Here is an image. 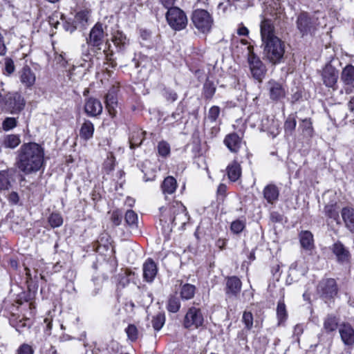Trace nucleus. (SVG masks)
I'll return each mask as SVG.
<instances>
[{"label":"nucleus","mask_w":354,"mask_h":354,"mask_svg":"<svg viewBox=\"0 0 354 354\" xmlns=\"http://www.w3.org/2000/svg\"><path fill=\"white\" fill-rule=\"evenodd\" d=\"M44 163V149L36 142L24 143L17 152L16 166L25 175L37 173Z\"/></svg>","instance_id":"nucleus-1"},{"label":"nucleus","mask_w":354,"mask_h":354,"mask_svg":"<svg viewBox=\"0 0 354 354\" xmlns=\"http://www.w3.org/2000/svg\"><path fill=\"white\" fill-rule=\"evenodd\" d=\"M260 28L264 56L272 64L279 63L285 51L283 43L274 35V28L270 20L264 19Z\"/></svg>","instance_id":"nucleus-2"},{"label":"nucleus","mask_w":354,"mask_h":354,"mask_svg":"<svg viewBox=\"0 0 354 354\" xmlns=\"http://www.w3.org/2000/svg\"><path fill=\"white\" fill-rule=\"evenodd\" d=\"M295 25L301 37H314L326 26V19L319 11H302L297 15Z\"/></svg>","instance_id":"nucleus-3"},{"label":"nucleus","mask_w":354,"mask_h":354,"mask_svg":"<svg viewBox=\"0 0 354 354\" xmlns=\"http://www.w3.org/2000/svg\"><path fill=\"white\" fill-rule=\"evenodd\" d=\"M106 26L102 23H97L91 28L89 37L87 39V44L88 46L95 48L96 50H100L102 46L105 43V48L103 50V53L105 55L106 59L107 60V64L109 66L113 68L116 66V63L114 61L113 56V52L110 49L111 45L108 43L106 39L107 33L105 32Z\"/></svg>","instance_id":"nucleus-4"},{"label":"nucleus","mask_w":354,"mask_h":354,"mask_svg":"<svg viewBox=\"0 0 354 354\" xmlns=\"http://www.w3.org/2000/svg\"><path fill=\"white\" fill-rule=\"evenodd\" d=\"M160 221L165 224L185 225L188 221L186 207L178 201H174L168 207H160Z\"/></svg>","instance_id":"nucleus-5"},{"label":"nucleus","mask_w":354,"mask_h":354,"mask_svg":"<svg viewBox=\"0 0 354 354\" xmlns=\"http://www.w3.org/2000/svg\"><path fill=\"white\" fill-rule=\"evenodd\" d=\"M248 62L250 74L254 79L261 82L267 71L266 67L261 59L254 53L252 46H248Z\"/></svg>","instance_id":"nucleus-6"},{"label":"nucleus","mask_w":354,"mask_h":354,"mask_svg":"<svg viewBox=\"0 0 354 354\" xmlns=\"http://www.w3.org/2000/svg\"><path fill=\"white\" fill-rule=\"evenodd\" d=\"M169 26L176 31L185 29L187 25V17L185 12L179 8H171L165 14Z\"/></svg>","instance_id":"nucleus-7"},{"label":"nucleus","mask_w":354,"mask_h":354,"mask_svg":"<svg viewBox=\"0 0 354 354\" xmlns=\"http://www.w3.org/2000/svg\"><path fill=\"white\" fill-rule=\"evenodd\" d=\"M192 20L196 28L203 33L209 32L213 24L212 16L203 9L195 10L192 13Z\"/></svg>","instance_id":"nucleus-8"},{"label":"nucleus","mask_w":354,"mask_h":354,"mask_svg":"<svg viewBox=\"0 0 354 354\" xmlns=\"http://www.w3.org/2000/svg\"><path fill=\"white\" fill-rule=\"evenodd\" d=\"M6 102L5 112L13 115L20 113L26 105L24 97L17 92L7 93Z\"/></svg>","instance_id":"nucleus-9"},{"label":"nucleus","mask_w":354,"mask_h":354,"mask_svg":"<svg viewBox=\"0 0 354 354\" xmlns=\"http://www.w3.org/2000/svg\"><path fill=\"white\" fill-rule=\"evenodd\" d=\"M204 322L201 310L192 306L186 313L183 319V326L187 329H197L202 326Z\"/></svg>","instance_id":"nucleus-10"},{"label":"nucleus","mask_w":354,"mask_h":354,"mask_svg":"<svg viewBox=\"0 0 354 354\" xmlns=\"http://www.w3.org/2000/svg\"><path fill=\"white\" fill-rule=\"evenodd\" d=\"M317 292L324 299L333 298L337 295L338 288L334 279H323L317 286Z\"/></svg>","instance_id":"nucleus-11"},{"label":"nucleus","mask_w":354,"mask_h":354,"mask_svg":"<svg viewBox=\"0 0 354 354\" xmlns=\"http://www.w3.org/2000/svg\"><path fill=\"white\" fill-rule=\"evenodd\" d=\"M322 80L324 84L335 90L337 80L339 77L338 71L331 64H326L321 73Z\"/></svg>","instance_id":"nucleus-12"},{"label":"nucleus","mask_w":354,"mask_h":354,"mask_svg":"<svg viewBox=\"0 0 354 354\" xmlns=\"http://www.w3.org/2000/svg\"><path fill=\"white\" fill-rule=\"evenodd\" d=\"M340 80L346 94L351 93L354 90V66L346 65L342 71Z\"/></svg>","instance_id":"nucleus-13"},{"label":"nucleus","mask_w":354,"mask_h":354,"mask_svg":"<svg viewBox=\"0 0 354 354\" xmlns=\"http://www.w3.org/2000/svg\"><path fill=\"white\" fill-rule=\"evenodd\" d=\"M330 250L335 256L338 263L346 264L350 261L351 253L348 249L340 241L334 243L330 247Z\"/></svg>","instance_id":"nucleus-14"},{"label":"nucleus","mask_w":354,"mask_h":354,"mask_svg":"<svg viewBox=\"0 0 354 354\" xmlns=\"http://www.w3.org/2000/svg\"><path fill=\"white\" fill-rule=\"evenodd\" d=\"M267 88L270 100L279 101L286 96V90L284 86L275 80H271L267 83Z\"/></svg>","instance_id":"nucleus-15"},{"label":"nucleus","mask_w":354,"mask_h":354,"mask_svg":"<svg viewBox=\"0 0 354 354\" xmlns=\"http://www.w3.org/2000/svg\"><path fill=\"white\" fill-rule=\"evenodd\" d=\"M339 333L346 346L352 348L354 346V328L349 323L344 322L339 324Z\"/></svg>","instance_id":"nucleus-16"},{"label":"nucleus","mask_w":354,"mask_h":354,"mask_svg":"<svg viewBox=\"0 0 354 354\" xmlns=\"http://www.w3.org/2000/svg\"><path fill=\"white\" fill-rule=\"evenodd\" d=\"M16 170L10 168L6 170L0 171V190H8L15 183Z\"/></svg>","instance_id":"nucleus-17"},{"label":"nucleus","mask_w":354,"mask_h":354,"mask_svg":"<svg viewBox=\"0 0 354 354\" xmlns=\"http://www.w3.org/2000/svg\"><path fill=\"white\" fill-rule=\"evenodd\" d=\"M84 111L89 116H97L102 112V103L97 99L90 97L85 102Z\"/></svg>","instance_id":"nucleus-18"},{"label":"nucleus","mask_w":354,"mask_h":354,"mask_svg":"<svg viewBox=\"0 0 354 354\" xmlns=\"http://www.w3.org/2000/svg\"><path fill=\"white\" fill-rule=\"evenodd\" d=\"M142 270L144 279L147 282H152L158 272L155 262L151 259H148L144 263Z\"/></svg>","instance_id":"nucleus-19"},{"label":"nucleus","mask_w":354,"mask_h":354,"mask_svg":"<svg viewBox=\"0 0 354 354\" xmlns=\"http://www.w3.org/2000/svg\"><path fill=\"white\" fill-rule=\"evenodd\" d=\"M225 145L232 153H237L242 144V138L236 133L227 134L223 141Z\"/></svg>","instance_id":"nucleus-20"},{"label":"nucleus","mask_w":354,"mask_h":354,"mask_svg":"<svg viewBox=\"0 0 354 354\" xmlns=\"http://www.w3.org/2000/svg\"><path fill=\"white\" fill-rule=\"evenodd\" d=\"M241 281L236 277L227 278L226 281V294L236 297L241 291Z\"/></svg>","instance_id":"nucleus-21"},{"label":"nucleus","mask_w":354,"mask_h":354,"mask_svg":"<svg viewBox=\"0 0 354 354\" xmlns=\"http://www.w3.org/2000/svg\"><path fill=\"white\" fill-rule=\"evenodd\" d=\"M20 80L26 87L29 88L34 85L36 77L28 66H24L20 72Z\"/></svg>","instance_id":"nucleus-22"},{"label":"nucleus","mask_w":354,"mask_h":354,"mask_svg":"<svg viewBox=\"0 0 354 354\" xmlns=\"http://www.w3.org/2000/svg\"><path fill=\"white\" fill-rule=\"evenodd\" d=\"M342 218L346 227L351 231H354V209L351 207H345L342 208Z\"/></svg>","instance_id":"nucleus-23"},{"label":"nucleus","mask_w":354,"mask_h":354,"mask_svg":"<svg viewBox=\"0 0 354 354\" xmlns=\"http://www.w3.org/2000/svg\"><path fill=\"white\" fill-rule=\"evenodd\" d=\"M279 194V191L278 187L273 184L268 185L263 189V196L269 203H273L274 201H277Z\"/></svg>","instance_id":"nucleus-24"},{"label":"nucleus","mask_w":354,"mask_h":354,"mask_svg":"<svg viewBox=\"0 0 354 354\" xmlns=\"http://www.w3.org/2000/svg\"><path fill=\"white\" fill-rule=\"evenodd\" d=\"M339 326L338 318L333 315L328 314L324 319V329L326 333H329L334 332Z\"/></svg>","instance_id":"nucleus-25"},{"label":"nucleus","mask_w":354,"mask_h":354,"mask_svg":"<svg viewBox=\"0 0 354 354\" xmlns=\"http://www.w3.org/2000/svg\"><path fill=\"white\" fill-rule=\"evenodd\" d=\"M299 241L305 250H310L314 247L313 235L310 231H301L299 234Z\"/></svg>","instance_id":"nucleus-26"},{"label":"nucleus","mask_w":354,"mask_h":354,"mask_svg":"<svg viewBox=\"0 0 354 354\" xmlns=\"http://www.w3.org/2000/svg\"><path fill=\"white\" fill-rule=\"evenodd\" d=\"M106 109H107L109 115L114 117L116 113V106L118 105L117 97L115 93L112 91H109L106 95L105 99Z\"/></svg>","instance_id":"nucleus-27"},{"label":"nucleus","mask_w":354,"mask_h":354,"mask_svg":"<svg viewBox=\"0 0 354 354\" xmlns=\"http://www.w3.org/2000/svg\"><path fill=\"white\" fill-rule=\"evenodd\" d=\"M112 41L118 50H122L129 44V39L120 30H117L113 35Z\"/></svg>","instance_id":"nucleus-28"},{"label":"nucleus","mask_w":354,"mask_h":354,"mask_svg":"<svg viewBox=\"0 0 354 354\" xmlns=\"http://www.w3.org/2000/svg\"><path fill=\"white\" fill-rule=\"evenodd\" d=\"M94 125L90 120H85L80 130V137L84 140H88L93 138Z\"/></svg>","instance_id":"nucleus-29"},{"label":"nucleus","mask_w":354,"mask_h":354,"mask_svg":"<svg viewBox=\"0 0 354 354\" xmlns=\"http://www.w3.org/2000/svg\"><path fill=\"white\" fill-rule=\"evenodd\" d=\"M145 134L146 132L141 129H136L133 130L129 137L130 147L134 149L139 147L142 143Z\"/></svg>","instance_id":"nucleus-30"},{"label":"nucleus","mask_w":354,"mask_h":354,"mask_svg":"<svg viewBox=\"0 0 354 354\" xmlns=\"http://www.w3.org/2000/svg\"><path fill=\"white\" fill-rule=\"evenodd\" d=\"M176 187L177 182L173 176H167L165 178L161 185V189L165 195L174 194Z\"/></svg>","instance_id":"nucleus-31"},{"label":"nucleus","mask_w":354,"mask_h":354,"mask_svg":"<svg viewBox=\"0 0 354 354\" xmlns=\"http://www.w3.org/2000/svg\"><path fill=\"white\" fill-rule=\"evenodd\" d=\"M227 176L230 180L236 181L241 175V168L240 165L234 161L230 164L227 167Z\"/></svg>","instance_id":"nucleus-32"},{"label":"nucleus","mask_w":354,"mask_h":354,"mask_svg":"<svg viewBox=\"0 0 354 354\" xmlns=\"http://www.w3.org/2000/svg\"><path fill=\"white\" fill-rule=\"evenodd\" d=\"M299 129L301 131V133L304 137L310 138L313 136L314 130L310 118L301 120Z\"/></svg>","instance_id":"nucleus-33"},{"label":"nucleus","mask_w":354,"mask_h":354,"mask_svg":"<svg viewBox=\"0 0 354 354\" xmlns=\"http://www.w3.org/2000/svg\"><path fill=\"white\" fill-rule=\"evenodd\" d=\"M196 287L190 283H185L181 286L180 297L182 299L189 300L195 295Z\"/></svg>","instance_id":"nucleus-34"},{"label":"nucleus","mask_w":354,"mask_h":354,"mask_svg":"<svg viewBox=\"0 0 354 354\" xmlns=\"http://www.w3.org/2000/svg\"><path fill=\"white\" fill-rule=\"evenodd\" d=\"M21 142L19 136L17 135H7L3 138L2 145L6 148L14 149Z\"/></svg>","instance_id":"nucleus-35"},{"label":"nucleus","mask_w":354,"mask_h":354,"mask_svg":"<svg viewBox=\"0 0 354 354\" xmlns=\"http://www.w3.org/2000/svg\"><path fill=\"white\" fill-rule=\"evenodd\" d=\"M277 315L279 325L283 323L288 317L286 307L283 299H280L278 301L277 307Z\"/></svg>","instance_id":"nucleus-36"},{"label":"nucleus","mask_w":354,"mask_h":354,"mask_svg":"<svg viewBox=\"0 0 354 354\" xmlns=\"http://www.w3.org/2000/svg\"><path fill=\"white\" fill-rule=\"evenodd\" d=\"M324 212L328 218L333 219L337 223H340L339 212L335 204L326 205L324 207Z\"/></svg>","instance_id":"nucleus-37"},{"label":"nucleus","mask_w":354,"mask_h":354,"mask_svg":"<svg viewBox=\"0 0 354 354\" xmlns=\"http://www.w3.org/2000/svg\"><path fill=\"white\" fill-rule=\"evenodd\" d=\"M124 220L126 223L131 228H136L138 227V214L133 210H127L124 215Z\"/></svg>","instance_id":"nucleus-38"},{"label":"nucleus","mask_w":354,"mask_h":354,"mask_svg":"<svg viewBox=\"0 0 354 354\" xmlns=\"http://www.w3.org/2000/svg\"><path fill=\"white\" fill-rule=\"evenodd\" d=\"M151 165V162L149 161H145L142 165V171L144 174V180L145 181H151L155 179L156 174L155 171L153 169H151L150 171L148 170L149 169Z\"/></svg>","instance_id":"nucleus-39"},{"label":"nucleus","mask_w":354,"mask_h":354,"mask_svg":"<svg viewBox=\"0 0 354 354\" xmlns=\"http://www.w3.org/2000/svg\"><path fill=\"white\" fill-rule=\"evenodd\" d=\"M90 17V10L88 9L82 10L78 12L75 16V23L79 24L82 26L86 25Z\"/></svg>","instance_id":"nucleus-40"},{"label":"nucleus","mask_w":354,"mask_h":354,"mask_svg":"<svg viewBox=\"0 0 354 354\" xmlns=\"http://www.w3.org/2000/svg\"><path fill=\"white\" fill-rule=\"evenodd\" d=\"M165 322V316L164 313H159L151 320L152 326L155 330H160Z\"/></svg>","instance_id":"nucleus-41"},{"label":"nucleus","mask_w":354,"mask_h":354,"mask_svg":"<svg viewBox=\"0 0 354 354\" xmlns=\"http://www.w3.org/2000/svg\"><path fill=\"white\" fill-rule=\"evenodd\" d=\"M297 122L295 115H290L284 123V130L286 133L291 135L296 127Z\"/></svg>","instance_id":"nucleus-42"},{"label":"nucleus","mask_w":354,"mask_h":354,"mask_svg":"<svg viewBox=\"0 0 354 354\" xmlns=\"http://www.w3.org/2000/svg\"><path fill=\"white\" fill-rule=\"evenodd\" d=\"M180 308V299L176 296H171L167 301V310L171 313H176L179 310Z\"/></svg>","instance_id":"nucleus-43"},{"label":"nucleus","mask_w":354,"mask_h":354,"mask_svg":"<svg viewBox=\"0 0 354 354\" xmlns=\"http://www.w3.org/2000/svg\"><path fill=\"white\" fill-rule=\"evenodd\" d=\"M216 87L214 84L209 80H207L203 86V93L205 97L207 99H211L214 95Z\"/></svg>","instance_id":"nucleus-44"},{"label":"nucleus","mask_w":354,"mask_h":354,"mask_svg":"<svg viewBox=\"0 0 354 354\" xmlns=\"http://www.w3.org/2000/svg\"><path fill=\"white\" fill-rule=\"evenodd\" d=\"M245 227V219H237L231 223L230 230L236 234H240Z\"/></svg>","instance_id":"nucleus-45"},{"label":"nucleus","mask_w":354,"mask_h":354,"mask_svg":"<svg viewBox=\"0 0 354 354\" xmlns=\"http://www.w3.org/2000/svg\"><path fill=\"white\" fill-rule=\"evenodd\" d=\"M48 223L52 227H58L63 223L62 216L59 213H52L48 218Z\"/></svg>","instance_id":"nucleus-46"},{"label":"nucleus","mask_w":354,"mask_h":354,"mask_svg":"<svg viewBox=\"0 0 354 354\" xmlns=\"http://www.w3.org/2000/svg\"><path fill=\"white\" fill-rule=\"evenodd\" d=\"M158 152L162 157H167L170 153V146L166 141H161L158 144L157 146Z\"/></svg>","instance_id":"nucleus-47"},{"label":"nucleus","mask_w":354,"mask_h":354,"mask_svg":"<svg viewBox=\"0 0 354 354\" xmlns=\"http://www.w3.org/2000/svg\"><path fill=\"white\" fill-rule=\"evenodd\" d=\"M220 115V108L218 106H212L208 111L207 120L215 122Z\"/></svg>","instance_id":"nucleus-48"},{"label":"nucleus","mask_w":354,"mask_h":354,"mask_svg":"<svg viewBox=\"0 0 354 354\" xmlns=\"http://www.w3.org/2000/svg\"><path fill=\"white\" fill-rule=\"evenodd\" d=\"M242 322L244 323L245 328L250 330L253 326V315L252 313L245 311L243 314Z\"/></svg>","instance_id":"nucleus-49"},{"label":"nucleus","mask_w":354,"mask_h":354,"mask_svg":"<svg viewBox=\"0 0 354 354\" xmlns=\"http://www.w3.org/2000/svg\"><path fill=\"white\" fill-rule=\"evenodd\" d=\"M128 338L131 341H136L138 339V329L136 326L133 324H129L128 327L125 330Z\"/></svg>","instance_id":"nucleus-50"},{"label":"nucleus","mask_w":354,"mask_h":354,"mask_svg":"<svg viewBox=\"0 0 354 354\" xmlns=\"http://www.w3.org/2000/svg\"><path fill=\"white\" fill-rule=\"evenodd\" d=\"M110 219L114 225L118 226L122 220V213L119 209L113 210L111 214Z\"/></svg>","instance_id":"nucleus-51"},{"label":"nucleus","mask_w":354,"mask_h":354,"mask_svg":"<svg viewBox=\"0 0 354 354\" xmlns=\"http://www.w3.org/2000/svg\"><path fill=\"white\" fill-rule=\"evenodd\" d=\"M183 113H184L183 105L181 103H180L178 105L176 111L174 113H172L170 118L176 122L180 121L183 118Z\"/></svg>","instance_id":"nucleus-52"},{"label":"nucleus","mask_w":354,"mask_h":354,"mask_svg":"<svg viewBox=\"0 0 354 354\" xmlns=\"http://www.w3.org/2000/svg\"><path fill=\"white\" fill-rule=\"evenodd\" d=\"M5 131L12 129L17 126V120L15 118H6L2 124Z\"/></svg>","instance_id":"nucleus-53"},{"label":"nucleus","mask_w":354,"mask_h":354,"mask_svg":"<svg viewBox=\"0 0 354 354\" xmlns=\"http://www.w3.org/2000/svg\"><path fill=\"white\" fill-rule=\"evenodd\" d=\"M162 95L167 101H169L171 102L176 101L178 97L177 93L175 91H174L173 90L169 89V88L164 89Z\"/></svg>","instance_id":"nucleus-54"},{"label":"nucleus","mask_w":354,"mask_h":354,"mask_svg":"<svg viewBox=\"0 0 354 354\" xmlns=\"http://www.w3.org/2000/svg\"><path fill=\"white\" fill-rule=\"evenodd\" d=\"M17 354H33L34 350L32 346L28 344H21L17 351Z\"/></svg>","instance_id":"nucleus-55"},{"label":"nucleus","mask_w":354,"mask_h":354,"mask_svg":"<svg viewBox=\"0 0 354 354\" xmlns=\"http://www.w3.org/2000/svg\"><path fill=\"white\" fill-rule=\"evenodd\" d=\"M9 203L12 205H16L19 202V196L17 192H12L7 196Z\"/></svg>","instance_id":"nucleus-56"},{"label":"nucleus","mask_w":354,"mask_h":354,"mask_svg":"<svg viewBox=\"0 0 354 354\" xmlns=\"http://www.w3.org/2000/svg\"><path fill=\"white\" fill-rule=\"evenodd\" d=\"M176 0H159L160 4L167 10H169L171 8H176L177 7L174 6Z\"/></svg>","instance_id":"nucleus-57"},{"label":"nucleus","mask_w":354,"mask_h":354,"mask_svg":"<svg viewBox=\"0 0 354 354\" xmlns=\"http://www.w3.org/2000/svg\"><path fill=\"white\" fill-rule=\"evenodd\" d=\"M5 70L8 75L12 74L15 71L14 62L12 59H6L5 63Z\"/></svg>","instance_id":"nucleus-58"},{"label":"nucleus","mask_w":354,"mask_h":354,"mask_svg":"<svg viewBox=\"0 0 354 354\" xmlns=\"http://www.w3.org/2000/svg\"><path fill=\"white\" fill-rule=\"evenodd\" d=\"M63 27L66 31L70 33L73 32L77 29V25L74 22L65 21L63 24Z\"/></svg>","instance_id":"nucleus-59"},{"label":"nucleus","mask_w":354,"mask_h":354,"mask_svg":"<svg viewBox=\"0 0 354 354\" xmlns=\"http://www.w3.org/2000/svg\"><path fill=\"white\" fill-rule=\"evenodd\" d=\"M303 333V327L300 324H297L293 330V336L298 338Z\"/></svg>","instance_id":"nucleus-60"},{"label":"nucleus","mask_w":354,"mask_h":354,"mask_svg":"<svg viewBox=\"0 0 354 354\" xmlns=\"http://www.w3.org/2000/svg\"><path fill=\"white\" fill-rule=\"evenodd\" d=\"M6 94L3 95L0 92V111H1L3 112H5V106L6 104Z\"/></svg>","instance_id":"nucleus-61"},{"label":"nucleus","mask_w":354,"mask_h":354,"mask_svg":"<svg viewBox=\"0 0 354 354\" xmlns=\"http://www.w3.org/2000/svg\"><path fill=\"white\" fill-rule=\"evenodd\" d=\"M6 53V47L4 44L3 37L0 33V55H4Z\"/></svg>","instance_id":"nucleus-62"},{"label":"nucleus","mask_w":354,"mask_h":354,"mask_svg":"<svg viewBox=\"0 0 354 354\" xmlns=\"http://www.w3.org/2000/svg\"><path fill=\"white\" fill-rule=\"evenodd\" d=\"M113 158L111 156V158H108L107 160L104 162V167L109 170L113 169L114 164H113Z\"/></svg>","instance_id":"nucleus-63"},{"label":"nucleus","mask_w":354,"mask_h":354,"mask_svg":"<svg viewBox=\"0 0 354 354\" xmlns=\"http://www.w3.org/2000/svg\"><path fill=\"white\" fill-rule=\"evenodd\" d=\"M41 352L42 354H58L55 348L51 345H49V348L45 351L42 349Z\"/></svg>","instance_id":"nucleus-64"}]
</instances>
